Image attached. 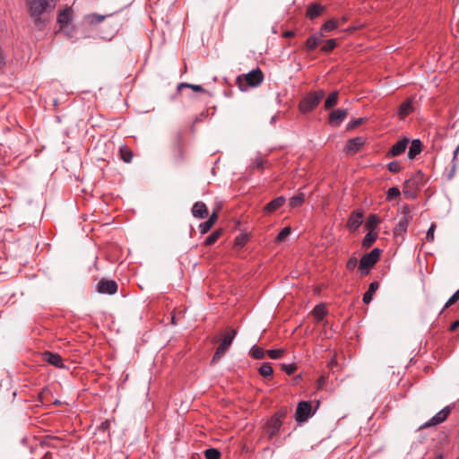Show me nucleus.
Returning a JSON list of instances; mask_svg holds the SVG:
<instances>
[{
	"instance_id": "obj_27",
	"label": "nucleus",
	"mask_w": 459,
	"mask_h": 459,
	"mask_svg": "<svg viewBox=\"0 0 459 459\" xmlns=\"http://www.w3.org/2000/svg\"><path fill=\"white\" fill-rule=\"evenodd\" d=\"M377 238V232H373V231L368 232L362 240V247L365 248H368L376 241Z\"/></svg>"
},
{
	"instance_id": "obj_54",
	"label": "nucleus",
	"mask_w": 459,
	"mask_h": 459,
	"mask_svg": "<svg viewBox=\"0 0 459 459\" xmlns=\"http://www.w3.org/2000/svg\"><path fill=\"white\" fill-rule=\"evenodd\" d=\"M407 223H408L407 220L404 219V221L400 222L399 226H400V228L405 230V227L407 226Z\"/></svg>"
},
{
	"instance_id": "obj_13",
	"label": "nucleus",
	"mask_w": 459,
	"mask_h": 459,
	"mask_svg": "<svg viewBox=\"0 0 459 459\" xmlns=\"http://www.w3.org/2000/svg\"><path fill=\"white\" fill-rule=\"evenodd\" d=\"M408 143V138H403L402 140L396 142L387 152V157H396L404 152Z\"/></svg>"
},
{
	"instance_id": "obj_15",
	"label": "nucleus",
	"mask_w": 459,
	"mask_h": 459,
	"mask_svg": "<svg viewBox=\"0 0 459 459\" xmlns=\"http://www.w3.org/2000/svg\"><path fill=\"white\" fill-rule=\"evenodd\" d=\"M325 36V34H323L322 32H317L307 38V39L306 40L307 50L312 51L316 49V48L322 43L323 38Z\"/></svg>"
},
{
	"instance_id": "obj_46",
	"label": "nucleus",
	"mask_w": 459,
	"mask_h": 459,
	"mask_svg": "<svg viewBox=\"0 0 459 459\" xmlns=\"http://www.w3.org/2000/svg\"><path fill=\"white\" fill-rule=\"evenodd\" d=\"M364 121H365L364 117L353 119V120L350 121L347 127H348V129H353V128L359 126V125H361Z\"/></svg>"
},
{
	"instance_id": "obj_11",
	"label": "nucleus",
	"mask_w": 459,
	"mask_h": 459,
	"mask_svg": "<svg viewBox=\"0 0 459 459\" xmlns=\"http://www.w3.org/2000/svg\"><path fill=\"white\" fill-rule=\"evenodd\" d=\"M42 359L44 361L58 368H62L65 367L63 363V359L58 353H54L51 351H45L42 353Z\"/></svg>"
},
{
	"instance_id": "obj_8",
	"label": "nucleus",
	"mask_w": 459,
	"mask_h": 459,
	"mask_svg": "<svg viewBox=\"0 0 459 459\" xmlns=\"http://www.w3.org/2000/svg\"><path fill=\"white\" fill-rule=\"evenodd\" d=\"M118 289L117 283L114 280L101 279L97 286L96 290L100 294L113 295L117 293Z\"/></svg>"
},
{
	"instance_id": "obj_19",
	"label": "nucleus",
	"mask_w": 459,
	"mask_h": 459,
	"mask_svg": "<svg viewBox=\"0 0 459 459\" xmlns=\"http://www.w3.org/2000/svg\"><path fill=\"white\" fill-rule=\"evenodd\" d=\"M325 11V7L317 3H312L307 6L306 15L307 18L313 20L320 16Z\"/></svg>"
},
{
	"instance_id": "obj_33",
	"label": "nucleus",
	"mask_w": 459,
	"mask_h": 459,
	"mask_svg": "<svg viewBox=\"0 0 459 459\" xmlns=\"http://www.w3.org/2000/svg\"><path fill=\"white\" fill-rule=\"evenodd\" d=\"M251 356L255 359H261L264 357L265 351L259 346H253L250 350Z\"/></svg>"
},
{
	"instance_id": "obj_9",
	"label": "nucleus",
	"mask_w": 459,
	"mask_h": 459,
	"mask_svg": "<svg viewBox=\"0 0 459 459\" xmlns=\"http://www.w3.org/2000/svg\"><path fill=\"white\" fill-rule=\"evenodd\" d=\"M281 425L282 421L279 420L278 417H271L265 426V432L269 439H272L278 434Z\"/></svg>"
},
{
	"instance_id": "obj_31",
	"label": "nucleus",
	"mask_w": 459,
	"mask_h": 459,
	"mask_svg": "<svg viewBox=\"0 0 459 459\" xmlns=\"http://www.w3.org/2000/svg\"><path fill=\"white\" fill-rule=\"evenodd\" d=\"M337 46L336 39H327L325 44L321 47V51L325 53H330L333 51Z\"/></svg>"
},
{
	"instance_id": "obj_23",
	"label": "nucleus",
	"mask_w": 459,
	"mask_h": 459,
	"mask_svg": "<svg viewBox=\"0 0 459 459\" xmlns=\"http://www.w3.org/2000/svg\"><path fill=\"white\" fill-rule=\"evenodd\" d=\"M339 25H340V22L337 19H330V20L326 21L321 26L319 32H322L323 34H325L326 32H330V31L335 30L336 28H338Z\"/></svg>"
},
{
	"instance_id": "obj_43",
	"label": "nucleus",
	"mask_w": 459,
	"mask_h": 459,
	"mask_svg": "<svg viewBox=\"0 0 459 459\" xmlns=\"http://www.w3.org/2000/svg\"><path fill=\"white\" fill-rule=\"evenodd\" d=\"M266 162L267 160L262 157H256L254 160V168L257 169H264Z\"/></svg>"
},
{
	"instance_id": "obj_49",
	"label": "nucleus",
	"mask_w": 459,
	"mask_h": 459,
	"mask_svg": "<svg viewBox=\"0 0 459 459\" xmlns=\"http://www.w3.org/2000/svg\"><path fill=\"white\" fill-rule=\"evenodd\" d=\"M217 220H218V215H217V212H213L210 215V217H209V219H208V221H212V224H215V222L217 221Z\"/></svg>"
},
{
	"instance_id": "obj_34",
	"label": "nucleus",
	"mask_w": 459,
	"mask_h": 459,
	"mask_svg": "<svg viewBox=\"0 0 459 459\" xmlns=\"http://www.w3.org/2000/svg\"><path fill=\"white\" fill-rule=\"evenodd\" d=\"M258 371L263 377H271L273 373L271 364L267 362L263 363Z\"/></svg>"
},
{
	"instance_id": "obj_29",
	"label": "nucleus",
	"mask_w": 459,
	"mask_h": 459,
	"mask_svg": "<svg viewBox=\"0 0 459 459\" xmlns=\"http://www.w3.org/2000/svg\"><path fill=\"white\" fill-rule=\"evenodd\" d=\"M108 15H100L97 13H91L85 16V22L89 24H97L101 22Z\"/></svg>"
},
{
	"instance_id": "obj_52",
	"label": "nucleus",
	"mask_w": 459,
	"mask_h": 459,
	"mask_svg": "<svg viewBox=\"0 0 459 459\" xmlns=\"http://www.w3.org/2000/svg\"><path fill=\"white\" fill-rule=\"evenodd\" d=\"M4 65V56L2 52V50L0 49V68H2Z\"/></svg>"
},
{
	"instance_id": "obj_39",
	"label": "nucleus",
	"mask_w": 459,
	"mask_h": 459,
	"mask_svg": "<svg viewBox=\"0 0 459 459\" xmlns=\"http://www.w3.org/2000/svg\"><path fill=\"white\" fill-rule=\"evenodd\" d=\"M213 225L214 224H212V221H208V220L204 222L200 223V225H199L200 233L201 234L207 233L212 228Z\"/></svg>"
},
{
	"instance_id": "obj_40",
	"label": "nucleus",
	"mask_w": 459,
	"mask_h": 459,
	"mask_svg": "<svg viewBox=\"0 0 459 459\" xmlns=\"http://www.w3.org/2000/svg\"><path fill=\"white\" fill-rule=\"evenodd\" d=\"M459 300V290H457L450 298L449 299L446 301V303L445 304V307L444 308H447L449 307L450 306L454 305L455 303H456L457 301Z\"/></svg>"
},
{
	"instance_id": "obj_38",
	"label": "nucleus",
	"mask_w": 459,
	"mask_h": 459,
	"mask_svg": "<svg viewBox=\"0 0 459 459\" xmlns=\"http://www.w3.org/2000/svg\"><path fill=\"white\" fill-rule=\"evenodd\" d=\"M400 195V190L398 187H390L386 192V199L392 201Z\"/></svg>"
},
{
	"instance_id": "obj_1",
	"label": "nucleus",
	"mask_w": 459,
	"mask_h": 459,
	"mask_svg": "<svg viewBox=\"0 0 459 459\" xmlns=\"http://www.w3.org/2000/svg\"><path fill=\"white\" fill-rule=\"evenodd\" d=\"M24 3L35 27L41 30L48 22V15L56 9L58 0H24Z\"/></svg>"
},
{
	"instance_id": "obj_37",
	"label": "nucleus",
	"mask_w": 459,
	"mask_h": 459,
	"mask_svg": "<svg viewBox=\"0 0 459 459\" xmlns=\"http://www.w3.org/2000/svg\"><path fill=\"white\" fill-rule=\"evenodd\" d=\"M266 353L271 359H277L283 356V354L285 353V350H283V349L268 350L266 351Z\"/></svg>"
},
{
	"instance_id": "obj_6",
	"label": "nucleus",
	"mask_w": 459,
	"mask_h": 459,
	"mask_svg": "<svg viewBox=\"0 0 459 459\" xmlns=\"http://www.w3.org/2000/svg\"><path fill=\"white\" fill-rule=\"evenodd\" d=\"M312 415V405L310 402L302 401L298 403L295 413V420L298 422H304L307 420L308 418L311 417Z\"/></svg>"
},
{
	"instance_id": "obj_12",
	"label": "nucleus",
	"mask_w": 459,
	"mask_h": 459,
	"mask_svg": "<svg viewBox=\"0 0 459 459\" xmlns=\"http://www.w3.org/2000/svg\"><path fill=\"white\" fill-rule=\"evenodd\" d=\"M414 111L413 101L411 99H407L398 108L397 117L400 119H404L407 116Z\"/></svg>"
},
{
	"instance_id": "obj_7",
	"label": "nucleus",
	"mask_w": 459,
	"mask_h": 459,
	"mask_svg": "<svg viewBox=\"0 0 459 459\" xmlns=\"http://www.w3.org/2000/svg\"><path fill=\"white\" fill-rule=\"evenodd\" d=\"M451 413V407L446 406L441 411H439L436 415H434L429 420L425 422L420 429H427L429 427H434L444 422L449 414Z\"/></svg>"
},
{
	"instance_id": "obj_51",
	"label": "nucleus",
	"mask_w": 459,
	"mask_h": 459,
	"mask_svg": "<svg viewBox=\"0 0 459 459\" xmlns=\"http://www.w3.org/2000/svg\"><path fill=\"white\" fill-rule=\"evenodd\" d=\"M459 326V321H455L451 324L450 327H449V330L450 331H455L457 327Z\"/></svg>"
},
{
	"instance_id": "obj_30",
	"label": "nucleus",
	"mask_w": 459,
	"mask_h": 459,
	"mask_svg": "<svg viewBox=\"0 0 459 459\" xmlns=\"http://www.w3.org/2000/svg\"><path fill=\"white\" fill-rule=\"evenodd\" d=\"M221 234H222V230L219 229V230H214L211 235H209L206 238V239L204 240V244L206 246H211V245L214 244L219 239V238L221 236Z\"/></svg>"
},
{
	"instance_id": "obj_20",
	"label": "nucleus",
	"mask_w": 459,
	"mask_h": 459,
	"mask_svg": "<svg viewBox=\"0 0 459 459\" xmlns=\"http://www.w3.org/2000/svg\"><path fill=\"white\" fill-rule=\"evenodd\" d=\"M285 197L283 196H278L276 198H274L273 200H272L271 202H269L264 208V211L266 212V213H272L273 212H275L276 210H278L279 208H281L284 203H285Z\"/></svg>"
},
{
	"instance_id": "obj_28",
	"label": "nucleus",
	"mask_w": 459,
	"mask_h": 459,
	"mask_svg": "<svg viewBox=\"0 0 459 459\" xmlns=\"http://www.w3.org/2000/svg\"><path fill=\"white\" fill-rule=\"evenodd\" d=\"M119 153H120L121 159L125 162H126V163L131 162V160L133 159V152L126 145H122L120 147Z\"/></svg>"
},
{
	"instance_id": "obj_32",
	"label": "nucleus",
	"mask_w": 459,
	"mask_h": 459,
	"mask_svg": "<svg viewBox=\"0 0 459 459\" xmlns=\"http://www.w3.org/2000/svg\"><path fill=\"white\" fill-rule=\"evenodd\" d=\"M291 232L290 227H284L277 235L275 238L276 243H281L290 236Z\"/></svg>"
},
{
	"instance_id": "obj_50",
	"label": "nucleus",
	"mask_w": 459,
	"mask_h": 459,
	"mask_svg": "<svg viewBox=\"0 0 459 459\" xmlns=\"http://www.w3.org/2000/svg\"><path fill=\"white\" fill-rule=\"evenodd\" d=\"M295 35V32L293 30H285L283 33H282V36L284 38H290V37H293Z\"/></svg>"
},
{
	"instance_id": "obj_56",
	"label": "nucleus",
	"mask_w": 459,
	"mask_h": 459,
	"mask_svg": "<svg viewBox=\"0 0 459 459\" xmlns=\"http://www.w3.org/2000/svg\"><path fill=\"white\" fill-rule=\"evenodd\" d=\"M459 150V145L457 146V149L455 150V153L458 152Z\"/></svg>"
},
{
	"instance_id": "obj_57",
	"label": "nucleus",
	"mask_w": 459,
	"mask_h": 459,
	"mask_svg": "<svg viewBox=\"0 0 459 459\" xmlns=\"http://www.w3.org/2000/svg\"><path fill=\"white\" fill-rule=\"evenodd\" d=\"M437 459H442V456L440 455V456H438Z\"/></svg>"
},
{
	"instance_id": "obj_2",
	"label": "nucleus",
	"mask_w": 459,
	"mask_h": 459,
	"mask_svg": "<svg viewBox=\"0 0 459 459\" xmlns=\"http://www.w3.org/2000/svg\"><path fill=\"white\" fill-rule=\"evenodd\" d=\"M264 74L259 68L254 69L251 72L238 76L237 83L241 91H246L249 87H256L262 83Z\"/></svg>"
},
{
	"instance_id": "obj_25",
	"label": "nucleus",
	"mask_w": 459,
	"mask_h": 459,
	"mask_svg": "<svg viewBox=\"0 0 459 459\" xmlns=\"http://www.w3.org/2000/svg\"><path fill=\"white\" fill-rule=\"evenodd\" d=\"M305 201V194L304 193H298L297 195H293L289 202V204L291 208H297L303 204Z\"/></svg>"
},
{
	"instance_id": "obj_48",
	"label": "nucleus",
	"mask_w": 459,
	"mask_h": 459,
	"mask_svg": "<svg viewBox=\"0 0 459 459\" xmlns=\"http://www.w3.org/2000/svg\"><path fill=\"white\" fill-rule=\"evenodd\" d=\"M287 413L286 409H281L279 411H277L275 414H273L272 417H278L279 420H281V418H283Z\"/></svg>"
},
{
	"instance_id": "obj_4",
	"label": "nucleus",
	"mask_w": 459,
	"mask_h": 459,
	"mask_svg": "<svg viewBox=\"0 0 459 459\" xmlns=\"http://www.w3.org/2000/svg\"><path fill=\"white\" fill-rule=\"evenodd\" d=\"M380 255L381 250L379 248H374L360 258L359 270L362 275H367L369 273L372 267L378 262Z\"/></svg>"
},
{
	"instance_id": "obj_24",
	"label": "nucleus",
	"mask_w": 459,
	"mask_h": 459,
	"mask_svg": "<svg viewBox=\"0 0 459 459\" xmlns=\"http://www.w3.org/2000/svg\"><path fill=\"white\" fill-rule=\"evenodd\" d=\"M326 313H327V310L324 304L316 305L312 311L313 316L318 322L323 320V318L325 316Z\"/></svg>"
},
{
	"instance_id": "obj_36",
	"label": "nucleus",
	"mask_w": 459,
	"mask_h": 459,
	"mask_svg": "<svg viewBox=\"0 0 459 459\" xmlns=\"http://www.w3.org/2000/svg\"><path fill=\"white\" fill-rule=\"evenodd\" d=\"M178 88V90H181L182 88H190L193 91H197V92H205V90L201 85L191 84V83H187V82L180 83Z\"/></svg>"
},
{
	"instance_id": "obj_44",
	"label": "nucleus",
	"mask_w": 459,
	"mask_h": 459,
	"mask_svg": "<svg viewBox=\"0 0 459 459\" xmlns=\"http://www.w3.org/2000/svg\"><path fill=\"white\" fill-rule=\"evenodd\" d=\"M388 170L393 173H397L401 170V165L398 161H391L387 165Z\"/></svg>"
},
{
	"instance_id": "obj_41",
	"label": "nucleus",
	"mask_w": 459,
	"mask_h": 459,
	"mask_svg": "<svg viewBox=\"0 0 459 459\" xmlns=\"http://www.w3.org/2000/svg\"><path fill=\"white\" fill-rule=\"evenodd\" d=\"M281 369L287 373L288 375L293 374L297 370V366L295 363L291 364H282Z\"/></svg>"
},
{
	"instance_id": "obj_35",
	"label": "nucleus",
	"mask_w": 459,
	"mask_h": 459,
	"mask_svg": "<svg viewBox=\"0 0 459 459\" xmlns=\"http://www.w3.org/2000/svg\"><path fill=\"white\" fill-rule=\"evenodd\" d=\"M205 459H221V452L216 448H209L204 452Z\"/></svg>"
},
{
	"instance_id": "obj_22",
	"label": "nucleus",
	"mask_w": 459,
	"mask_h": 459,
	"mask_svg": "<svg viewBox=\"0 0 459 459\" xmlns=\"http://www.w3.org/2000/svg\"><path fill=\"white\" fill-rule=\"evenodd\" d=\"M379 284L377 281H373L369 284L368 290L364 293L363 295V302L365 304H368L372 300L373 294L377 291L378 289Z\"/></svg>"
},
{
	"instance_id": "obj_14",
	"label": "nucleus",
	"mask_w": 459,
	"mask_h": 459,
	"mask_svg": "<svg viewBox=\"0 0 459 459\" xmlns=\"http://www.w3.org/2000/svg\"><path fill=\"white\" fill-rule=\"evenodd\" d=\"M363 212L361 211H354L349 217L347 227L351 230H357L362 223Z\"/></svg>"
},
{
	"instance_id": "obj_18",
	"label": "nucleus",
	"mask_w": 459,
	"mask_h": 459,
	"mask_svg": "<svg viewBox=\"0 0 459 459\" xmlns=\"http://www.w3.org/2000/svg\"><path fill=\"white\" fill-rule=\"evenodd\" d=\"M192 214L198 219H204L208 215V209L204 203L196 202L192 207Z\"/></svg>"
},
{
	"instance_id": "obj_5",
	"label": "nucleus",
	"mask_w": 459,
	"mask_h": 459,
	"mask_svg": "<svg viewBox=\"0 0 459 459\" xmlns=\"http://www.w3.org/2000/svg\"><path fill=\"white\" fill-rule=\"evenodd\" d=\"M236 334H237V331L235 329H230V331H228L225 333L221 344L218 346L216 351L213 354V357L212 359V363L219 360L224 355V353L227 351V350L231 345Z\"/></svg>"
},
{
	"instance_id": "obj_16",
	"label": "nucleus",
	"mask_w": 459,
	"mask_h": 459,
	"mask_svg": "<svg viewBox=\"0 0 459 459\" xmlns=\"http://www.w3.org/2000/svg\"><path fill=\"white\" fill-rule=\"evenodd\" d=\"M347 110L338 108L333 110L329 115V123L333 126L340 125L347 117Z\"/></svg>"
},
{
	"instance_id": "obj_53",
	"label": "nucleus",
	"mask_w": 459,
	"mask_h": 459,
	"mask_svg": "<svg viewBox=\"0 0 459 459\" xmlns=\"http://www.w3.org/2000/svg\"><path fill=\"white\" fill-rule=\"evenodd\" d=\"M100 428L103 429V430H106L109 428V422L108 420L104 421L101 423L100 425Z\"/></svg>"
},
{
	"instance_id": "obj_45",
	"label": "nucleus",
	"mask_w": 459,
	"mask_h": 459,
	"mask_svg": "<svg viewBox=\"0 0 459 459\" xmlns=\"http://www.w3.org/2000/svg\"><path fill=\"white\" fill-rule=\"evenodd\" d=\"M435 230H436V224L432 223L427 231L426 239L428 241L432 242L434 240Z\"/></svg>"
},
{
	"instance_id": "obj_47",
	"label": "nucleus",
	"mask_w": 459,
	"mask_h": 459,
	"mask_svg": "<svg viewBox=\"0 0 459 459\" xmlns=\"http://www.w3.org/2000/svg\"><path fill=\"white\" fill-rule=\"evenodd\" d=\"M357 264H358V260L355 256H351L347 264H346V268L347 270L349 271H353L355 269V267L357 266Z\"/></svg>"
},
{
	"instance_id": "obj_26",
	"label": "nucleus",
	"mask_w": 459,
	"mask_h": 459,
	"mask_svg": "<svg viewBox=\"0 0 459 459\" xmlns=\"http://www.w3.org/2000/svg\"><path fill=\"white\" fill-rule=\"evenodd\" d=\"M338 102V91H333L329 94V96L326 98L325 101V108L330 109L333 107H334Z\"/></svg>"
},
{
	"instance_id": "obj_10",
	"label": "nucleus",
	"mask_w": 459,
	"mask_h": 459,
	"mask_svg": "<svg viewBox=\"0 0 459 459\" xmlns=\"http://www.w3.org/2000/svg\"><path fill=\"white\" fill-rule=\"evenodd\" d=\"M73 20V9L71 7H65L57 15V22L59 23L60 29L63 30L67 27Z\"/></svg>"
},
{
	"instance_id": "obj_17",
	"label": "nucleus",
	"mask_w": 459,
	"mask_h": 459,
	"mask_svg": "<svg viewBox=\"0 0 459 459\" xmlns=\"http://www.w3.org/2000/svg\"><path fill=\"white\" fill-rule=\"evenodd\" d=\"M365 144V140L363 137H355L350 139L346 144V150L350 153L357 152L363 145Z\"/></svg>"
},
{
	"instance_id": "obj_42",
	"label": "nucleus",
	"mask_w": 459,
	"mask_h": 459,
	"mask_svg": "<svg viewBox=\"0 0 459 459\" xmlns=\"http://www.w3.org/2000/svg\"><path fill=\"white\" fill-rule=\"evenodd\" d=\"M379 222V219L375 214H370L367 221V228L370 229L376 226Z\"/></svg>"
},
{
	"instance_id": "obj_3",
	"label": "nucleus",
	"mask_w": 459,
	"mask_h": 459,
	"mask_svg": "<svg viewBox=\"0 0 459 459\" xmlns=\"http://www.w3.org/2000/svg\"><path fill=\"white\" fill-rule=\"evenodd\" d=\"M325 96L322 90L313 91L305 96L299 104V109L301 113H308L318 106Z\"/></svg>"
},
{
	"instance_id": "obj_21",
	"label": "nucleus",
	"mask_w": 459,
	"mask_h": 459,
	"mask_svg": "<svg viewBox=\"0 0 459 459\" xmlns=\"http://www.w3.org/2000/svg\"><path fill=\"white\" fill-rule=\"evenodd\" d=\"M421 142L419 139L412 140L408 152V158L413 160L417 155L421 152Z\"/></svg>"
},
{
	"instance_id": "obj_55",
	"label": "nucleus",
	"mask_w": 459,
	"mask_h": 459,
	"mask_svg": "<svg viewBox=\"0 0 459 459\" xmlns=\"http://www.w3.org/2000/svg\"><path fill=\"white\" fill-rule=\"evenodd\" d=\"M333 364H336V361H335V359H333L330 361L329 365H330V366H332V365H333Z\"/></svg>"
}]
</instances>
